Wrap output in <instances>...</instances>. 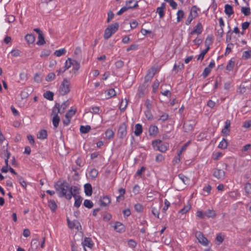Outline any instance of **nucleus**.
<instances>
[{
    "instance_id": "c756f323",
    "label": "nucleus",
    "mask_w": 251,
    "mask_h": 251,
    "mask_svg": "<svg viewBox=\"0 0 251 251\" xmlns=\"http://www.w3.org/2000/svg\"><path fill=\"white\" fill-rule=\"evenodd\" d=\"M90 129L91 126L88 125L86 126H81L80 127V131L82 133H87L90 130Z\"/></svg>"
},
{
    "instance_id": "680f3d73",
    "label": "nucleus",
    "mask_w": 251,
    "mask_h": 251,
    "mask_svg": "<svg viewBox=\"0 0 251 251\" xmlns=\"http://www.w3.org/2000/svg\"><path fill=\"white\" fill-rule=\"evenodd\" d=\"M127 105V100H126V101L124 102L123 100H122L121 104L120 105L119 108L121 110H124Z\"/></svg>"
},
{
    "instance_id": "864d4df0",
    "label": "nucleus",
    "mask_w": 251,
    "mask_h": 251,
    "mask_svg": "<svg viewBox=\"0 0 251 251\" xmlns=\"http://www.w3.org/2000/svg\"><path fill=\"white\" fill-rule=\"evenodd\" d=\"M246 192L248 194H251V183H247L245 186Z\"/></svg>"
},
{
    "instance_id": "a211bd4d",
    "label": "nucleus",
    "mask_w": 251,
    "mask_h": 251,
    "mask_svg": "<svg viewBox=\"0 0 251 251\" xmlns=\"http://www.w3.org/2000/svg\"><path fill=\"white\" fill-rule=\"evenodd\" d=\"M138 6V4L137 3V1L133 6L128 5V6H124L122 7L117 13L118 15H120L122 14L125 12L128 9H131L133 8H136Z\"/></svg>"
},
{
    "instance_id": "8fccbe9b",
    "label": "nucleus",
    "mask_w": 251,
    "mask_h": 251,
    "mask_svg": "<svg viewBox=\"0 0 251 251\" xmlns=\"http://www.w3.org/2000/svg\"><path fill=\"white\" fill-rule=\"evenodd\" d=\"M72 64V59L70 58H68L67 60L66 61L64 68H65L66 70L71 67Z\"/></svg>"
},
{
    "instance_id": "423d86ee",
    "label": "nucleus",
    "mask_w": 251,
    "mask_h": 251,
    "mask_svg": "<svg viewBox=\"0 0 251 251\" xmlns=\"http://www.w3.org/2000/svg\"><path fill=\"white\" fill-rule=\"evenodd\" d=\"M195 236L201 244L204 246L208 245V241L207 239L204 236L203 233L201 232L197 231L196 232Z\"/></svg>"
},
{
    "instance_id": "39448f33",
    "label": "nucleus",
    "mask_w": 251,
    "mask_h": 251,
    "mask_svg": "<svg viewBox=\"0 0 251 251\" xmlns=\"http://www.w3.org/2000/svg\"><path fill=\"white\" fill-rule=\"evenodd\" d=\"M127 126L125 123L121 124L118 128L117 136L120 139H123L127 134Z\"/></svg>"
},
{
    "instance_id": "4c0bfd02",
    "label": "nucleus",
    "mask_w": 251,
    "mask_h": 251,
    "mask_svg": "<svg viewBox=\"0 0 251 251\" xmlns=\"http://www.w3.org/2000/svg\"><path fill=\"white\" fill-rule=\"evenodd\" d=\"M72 66L73 67V69L75 71H78L80 68L79 63L76 60H72Z\"/></svg>"
},
{
    "instance_id": "0e129e2a",
    "label": "nucleus",
    "mask_w": 251,
    "mask_h": 251,
    "mask_svg": "<svg viewBox=\"0 0 251 251\" xmlns=\"http://www.w3.org/2000/svg\"><path fill=\"white\" fill-rule=\"evenodd\" d=\"M134 207L135 209L138 212H140L143 210V206L140 203L136 204Z\"/></svg>"
},
{
    "instance_id": "4be33fe9",
    "label": "nucleus",
    "mask_w": 251,
    "mask_h": 251,
    "mask_svg": "<svg viewBox=\"0 0 251 251\" xmlns=\"http://www.w3.org/2000/svg\"><path fill=\"white\" fill-rule=\"evenodd\" d=\"M64 111L65 109L60 107L59 103H56L53 109L52 113H56L57 114L58 113L63 114L64 112Z\"/></svg>"
},
{
    "instance_id": "338daca9",
    "label": "nucleus",
    "mask_w": 251,
    "mask_h": 251,
    "mask_svg": "<svg viewBox=\"0 0 251 251\" xmlns=\"http://www.w3.org/2000/svg\"><path fill=\"white\" fill-rule=\"evenodd\" d=\"M211 70L209 68L206 67L202 73V75L204 77H206L208 76V75L209 74V73L211 72Z\"/></svg>"
},
{
    "instance_id": "c85d7f7f",
    "label": "nucleus",
    "mask_w": 251,
    "mask_h": 251,
    "mask_svg": "<svg viewBox=\"0 0 251 251\" xmlns=\"http://www.w3.org/2000/svg\"><path fill=\"white\" fill-rule=\"evenodd\" d=\"M25 39L29 44H32L34 42L35 37L32 34H28L25 36Z\"/></svg>"
},
{
    "instance_id": "e2e57ef3",
    "label": "nucleus",
    "mask_w": 251,
    "mask_h": 251,
    "mask_svg": "<svg viewBox=\"0 0 251 251\" xmlns=\"http://www.w3.org/2000/svg\"><path fill=\"white\" fill-rule=\"evenodd\" d=\"M246 91V87L242 84L240 85L238 89V93L240 94H243L245 93Z\"/></svg>"
},
{
    "instance_id": "3c124183",
    "label": "nucleus",
    "mask_w": 251,
    "mask_h": 251,
    "mask_svg": "<svg viewBox=\"0 0 251 251\" xmlns=\"http://www.w3.org/2000/svg\"><path fill=\"white\" fill-rule=\"evenodd\" d=\"M241 12L245 16H248L250 13V7H242V8H241Z\"/></svg>"
},
{
    "instance_id": "5fc2aeb1",
    "label": "nucleus",
    "mask_w": 251,
    "mask_h": 251,
    "mask_svg": "<svg viewBox=\"0 0 251 251\" xmlns=\"http://www.w3.org/2000/svg\"><path fill=\"white\" fill-rule=\"evenodd\" d=\"M55 75L54 73H51L48 75L47 76V77L46 78V80L47 81H50L53 80L55 78Z\"/></svg>"
},
{
    "instance_id": "473e14b6",
    "label": "nucleus",
    "mask_w": 251,
    "mask_h": 251,
    "mask_svg": "<svg viewBox=\"0 0 251 251\" xmlns=\"http://www.w3.org/2000/svg\"><path fill=\"white\" fill-rule=\"evenodd\" d=\"M45 43V39L42 33H40L38 37V41L37 44L38 45H43Z\"/></svg>"
},
{
    "instance_id": "5701e85b",
    "label": "nucleus",
    "mask_w": 251,
    "mask_h": 251,
    "mask_svg": "<svg viewBox=\"0 0 251 251\" xmlns=\"http://www.w3.org/2000/svg\"><path fill=\"white\" fill-rule=\"evenodd\" d=\"M225 12L228 16L231 15L233 13L232 7L229 4H226L225 6Z\"/></svg>"
},
{
    "instance_id": "a18cd8bd",
    "label": "nucleus",
    "mask_w": 251,
    "mask_h": 251,
    "mask_svg": "<svg viewBox=\"0 0 251 251\" xmlns=\"http://www.w3.org/2000/svg\"><path fill=\"white\" fill-rule=\"evenodd\" d=\"M83 205L85 207L88 208H91L93 206V203L90 200H85L84 201Z\"/></svg>"
},
{
    "instance_id": "f8f14e48",
    "label": "nucleus",
    "mask_w": 251,
    "mask_h": 251,
    "mask_svg": "<svg viewBox=\"0 0 251 251\" xmlns=\"http://www.w3.org/2000/svg\"><path fill=\"white\" fill-rule=\"evenodd\" d=\"M203 27L201 23H198L194 29L190 32L191 35L197 34L198 35L201 34L202 31Z\"/></svg>"
},
{
    "instance_id": "4d7b16f0",
    "label": "nucleus",
    "mask_w": 251,
    "mask_h": 251,
    "mask_svg": "<svg viewBox=\"0 0 251 251\" xmlns=\"http://www.w3.org/2000/svg\"><path fill=\"white\" fill-rule=\"evenodd\" d=\"M243 58L245 59H247L251 57V51H245L243 52Z\"/></svg>"
},
{
    "instance_id": "6e6d98bb",
    "label": "nucleus",
    "mask_w": 251,
    "mask_h": 251,
    "mask_svg": "<svg viewBox=\"0 0 251 251\" xmlns=\"http://www.w3.org/2000/svg\"><path fill=\"white\" fill-rule=\"evenodd\" d=\"M18 179L19 181V183L21 184V185L24 188H25L26 186V182L24 180L23 178L18 176H17Z\"/></svg>"
},
{
    "instance_id": "603ef678",
    "label": "nucleus",
    "mask_w": 251,
    "mask_h": 251,
    "mask_svg": "<svg viewBox=\"0 0 251 251\" xmlns=\"http://www.w3.org/2000/svg\"><path fill=\"white\" fill-rule=\"evenodd\" d=\"M178 177L180 179L182 180V181L185 184H187L189 181V179L186 176H184L182 174H179L178 175Z\"/></svg>"
},
{
    "instance_id": "f257e3e1",
    "label": "nucleus",
    "mask_w": 251,
    "mask_h": 251,
    "mask_svg": "<svg viewBox=\"0 0 251 251\" xmlns=\"http://www.w3.org/2000/svg\"><path fill=\"white\" fill-rule=\"evenodd\" d=\"M54 188L60 198L65 197L70 200L71 197L68 194L69 192V184L66 181H58L54 184Z\"/></svg>"
},
{
    "instance_id": "393cba45",
    "label": "nucleus",
    "mask_w": 251,
    "mask_h": 251,
    "mask_svg": "<svg viewBox=\"0 0 251 251\" xmlns=\"http://www.w3.org/2000/svg\"><path fill=\"white\" fill-rule=\"evenodd\" d=\"M37 137L39 139L43 140L47 137V132L46 130L42 129L39 132V134L37 135Z\"/></svg>"
},
{
    "instance_id": "f3484780",
    "label": "nucleus",
    "mask_w": 251,
    "mask_h": 251,
    "mask_svg": "<svg viewBox=\"0 0 251 251\" xmlns=\"http://www.w3.org/2000/svg\"><path fill=\"white\" fill-rule=\"evenodd\" d=\"M166 8V3H162L161 6L157 8L156 12L158 13L160 18H162L164 15V10Z\"/></svg>"
},
{
    "instance_id": "e433bc0d",
    "label": "nucleus",
    "mask_w": 251,
    "mask_h": 251,
    "mask_svg": "<svg viewBox=\"0 0 251 251\" xmlns=\"http://www.w3.org/2000/svg\"><path fill=\"white\" fill-rule=\"evenodd\" d=\"M199 9L197 8V7L196 6H193L192 8H191V11H190V15H191L192 14V16H193V17H197L198 15V10Z\"/></svg>"
},
{
    "instance_id": "774afa93",
    "label": "nucleus",
    "mask_w": 251,
    "mask_h": 251,
    "mask_svg": "<svg viewBox=\"0 0 251 251\" xmlns=\"http://www.w3.org/2000/svg\"><path fill=\"white\" fill-rule=\"evenodd\" d=\"M108 95L109 98L113 97L116 96V92L114 89H110L108 91Z\"/></svg>"
},
{
    "instance_id": "6e6552de",
    "label": "nucleus",
    "mask_w": 251,
    "mask_h": 251,
    "mask_svg": "<svg viewBox=\"0 0 251 251\" xmlns=\"http://www.w3.org/2000/svg\"><path fill=\"white\" fill-rule=\"evenodd\" d=\"M80 188L77 186H69V192L68 194L71 197H76L78 196V194L79 193Z\"/></svg>"
},
{
    "instance_id": "4468645a",
    "label": "nucleus",
    "mask_w": 251,
    "mask_h": 251,
    "mask_svg": "<svg viewBox=\"0 0 251 251\" xmlns=\"http://www.w3.org/2000/svg\"><path fill=\"white\" fill-rule=\"evenodd\" d=\"M158 132V128L156 126L151 125L149 128V135L151 136L155 137Z\"/></svg>"
},
{
    "instance_id": "de8ad7c7",
    "label": "nucleus",
    "mask_w": 251,
    "mask_h": 251,
    "mask_svg": "<svg viewBox=\"0 0 251 251\" xmlns=\"http://www.w3.org/2000/svg\"><path fill=\"white\" fill-rule=\"evenodd\" d=\"M75 113V111L73 109H70L65 114V118H69L71 119L72 116L74 115Z\"/></svg>"
},
{
    "instance_id": "b1692460",
    "label": "nucleus",
    "mask_w": 251,
    "mask_h": 251,
    "mask_svg": "<svg viewBox=\"0 0 251 251\" xmlns=\"http://www.w3.org/2000/svg\"><path fill=\"white\" fill-rule=\"evenodd\" d=\"M48 206L52 212L55 211L57 207V204L54 200H50L48 201Z\"/></svg>"
},
{
    "instance_id": "a19ab883",
    "label": "nucleus",
    "mask_w": 251,
    "mask_h": 251,
    "mask_svg": "<svg viewBox=\"0 0 251 251\" xmlns=\"http://www.w3.org/2000/svg\"><path fill=\"white\" fill-rule=\"evenodd\" d=\"M191 205L190 204L184 206V207L179 211V213L184 214L186 213L191 209Z\"/></svg>"
},
{
    "instance_id": "09e8293b",
    "label": "nucleus",
    "mask_w": 251,
    "mask_h": 251,
    "mask_svg": "<svg viewBox=\"0 0 251 251\" xmlns=\"http://www.w3.org/2000/svg\"><path fill=\"white\" fill-rule=\"evenodd\" d=\"M89 174L92 178H95L98 175V171L95 169H93L90 172Z\"/></svg>"
},
{
    "instance_id": "49530a36",
    "label": "nucleus",
    "mask_w": 251,
    "mask_h": 251,
    "mask_svg": "<svg viewBox=\"0 0 251 251\" xmlns=\"http://www.w3.org/2000/svg\"><path fill=\"white\" fill-rule=\"evenodd\" d=\"M213 43V38L211 36H208L205 41V45L207 47H209V46Z\"/></svg>"
},
{
    "instance_id": "79ce46f5",
    "label": "nucleus",
    "mask_w": 251,
    "mask_h": 251,
    "mask_svg": "<svg viewBox=\"0 0 251 251\" xmlns=\"http://www.w3.org/2000/svg\"><path fill=\"white\" fill-rule=\"evenodd\" d=\"M157 71V69L156 68L151 67L150 70H149L147 75L153 77Z\"/></svg>"
},
{
    "instance_id": "1a4fd4ad",
    "label": "nucleus",
    "mask_w": 251,
    "mask_h": 251,
    "mask_svg": "<svg viewBox=\"0 0 251 251\" xmlns=\"http://www.w3.org/2000/svg\"><path fill=\"white\" fill-rule=\"evenodd\" d=\"M67 223L68 226L70 228L73 229L76 228L78 230L79 229V227H81V225L79 222L77 220H74L73 221H71L69 218L67 219Z\"/></svg>"
},
{
    "instance_id": "bb28decb",
    "label": "nucleus",
    "mask_w": 251,
    "mask_h": 251,
    "mask_svg": "<svg viewBox=\"0 0 251 251\" xmlns=\"http://www.w3.org/2000/svg\"><path fill=\"white\" fill-rule=\"evenodd\" d=\"M40 244V242L38 239L35 238L32 240L31 242V247L32 249H36Z\"/></svg>"
},
{
    "instance_id": "13d9d810",
    "label": "nucleus",
    "mask_w": 251,
    "mask_h": 251,
    "mask_svg": "<svg viewBox=\"0 0 251 251\" xmlns=\"http://www.w3.org/2000/svg\"><path fill=\"white\" fill-rule=\"evenodd\" d=\"M115 64L117 69H121L124 66V62L122 60H118L115 62Z\"/></svg>"
},
{
    "instance_id": "dca6fc26",
    "label": "nucleus",
    "mask_w": 251,
    "mask_h": 251,
    "mask_svg": "<svg viewBox=\"0 0 251 251\" xmlns=\"http://www.w3.org/2000/svg\"><path fill=\"white\" fill-rule=\"evenodd\" d=\"M114 229L119 232H123L125 231V226L120 222H116L114 226Z\"/></svg>"
},
{
    "instance_id": "58836bf2",
    "label": "nucleus",
    "mask_w": 251,
    "mask_h": 251,
    "mask_svg": "<svg viewBox=\"0 0 251 251\" xmlns=\"http://www.w3.org/2000/svg\"><path fill=\"white\" fill-rule=\"evenodd\" d=\"M169 118V115L167 113H163L161 115L159 116L158 121H161L163 122L166 121Z\"/></svg>"
},
{
    "instance_id": "c03bdc74",
    "label": "nucleus",
    "mask_w": 251,
    "mask_h": 251,
    "mask_svg": "<svg viewBox=\"0 0 251 251\" xmlns=\"http://www.w3.org/2000/svg\"><path fill=\"white\" fill-rule=\"evenodd\" d=\"M209 49H210V47H207L204 50H202V52L201 53V54L199 55L197 59L198 60L201 59V60H202L203 59L204 55L208 52V51L209 50Z\"/></svg>"
},
{
    "instance_id": "ea45409f",
    "label": "nucleus",
    "mask_w": 251,
    "mask_h": 251,
    "mask_svg": "<svg viewBox=\"0 0 251 251\" xmlns=\"http://www.w3.org/2000/svg\"><path fill=\"white\" fill-rule=\"evenodd\" d=\"M216 214L215 211L213 210L208 209L207 211L205 212V216L208 218H213L215 217Z\"/></svg>"
},
{
    "instance_id": "aec40b11",
    "label": "nucleus",
    "mask_w": 251,
    "mask_h": 251,
    "mask_svg": "<svg viewBox=\"0 0 251 251\" xmlns=\"http://www.w3.org/2000/svg\"><path fill=\"white\" fill-rule=\"evenodd\" d=\"M143 132V127L141 124H137L135 126L134 134L136 136H140Z\"/></svg>"
},
{
    "instance_id": "72a5a7b5",
    "label": "nucleus",
    "mask_w": 251,
    "mask_h": 251,
    "mask_svg": "<svg viewBox=\"0 0 251 251\" xmlns=\"http://www.w3.org/2000/svg\"><path fill=\"white\" fill-rule=\"evenodd\" d=\"M66 50L64 48V49H61L56 50L54 52V54L56 56L59 57V56H61L65 54L66 53Z\"/></svg>"
},
{
    "instance_id": "a878e982",
    "label": "nucleus",
    "mask_w": 251,
    "mask_h": 251,
    "mask_svg": "<svg viewBox=\"0 0 251 251\" xmlns=\"http://www.w3.org/2000/svg\"><path fill=\"white\" fill-rule=\"evenodd\" d=\"M105 134L106 138L109 140L112 139L114 136V132L111 129H107Z\"/></svg>"
},
{
    "instance_id": "9d476101",
    "label": "nucleus",
    "mask_w": 251,
    "mask_h": 251,
    "mask_svg": "<svg viewBox=\"0 0 251 251\" xmlns=\"http://www.w3.org/2000/svg\"><path fill=\"white\" fill-rule=\"evenodd\" d=\"M195 124L194 121H189L185 122L183 124V128L185 132H189L191 131L195 126Z\"/></svg>"
},
{
    "instance_id": "69168bd1",
    "label": "nucleus",
    "mask_w": 251,
    "mask_h": 251,
    "mask_svg": "<svg viewBox=\"0 0 251 251\" xmlns=\"http://www.w3.org/2000/svg\"><path fill=\"white\" fill-rule=\"evenodd\" d=\"M164 204H165V206H164V207L162 209V211L164 212H165L166 211L168 208V207L170 206V203L167 200H165Z\"/></svg>"
},
{
    "instance_id": "9b49d317",
    "label": "nucleus",
    "mask_w": 251,
    "mask_h": 251,
    "mask_svg": "<svg viewBox=\"0 0 251 251\" xmlns=\"http://www.w3.org/2000/svg\"><path fill=\"white\" fill-rule=\"evenodd\" d=\"M111 202L110 198L108 196H104L101 197L100 200V204L101 206H106Z\"/></svg>"
},
{
    "instance_id": "f704fd0d",
    "label": "nucleus",
    "mask_w": 251,
    "mask_h": 251,
    "mask_svg": "<svg viewBox=\"0 0 251 251\" xmlns=\"http://www.w3.org/2000/svg\"><path fill=\"white\" fill-rule=\"evenodd\" d=\"M234 65L235 62L232 60H230L226 67V69L228 71H232L234 67Z\"/></svg>"
},
{
    "instance_id": "6ab92c4d",
    "label": "nucleus",
    "mask_w": 251,
    "mask_h": 251,
    "mask_svg": "<svg viewBox=\"0 0 251 251\" xmlns=\"http://www.w3.org/2000/svg\"><path fill=\"white\" fill-rule=\"evenodd\" d=\"M86 195L90 196L92 194V187L90 183H86L84 186Z\"/></svg>"
},
{
    "instance_id": "ddd939ff",
    "label": "nucleus",
    "mask_w": 251,
    "mask_h": 251,
    "mask_svg": "<svg viewBox=\"0 0 251 251\" xmlns=\"http://www.w3.org/2000/svg\"><path fill=\"white\" fill-rule=\"evenodd\" d=\"M230 121L227 120L225 123L224 127L222 129V133L226 136L228 135L230 132Z\"/></svg>"
},
{
    "instance_id": "c9c22d12",
    "label": "nucleus",
    "mask_w": 251,
    "mask_h": 251,
    "mask_svg": "<svg viewBox=\"0 0 251 251\" xmlns=\"http://www.w3.org/2000/svg\"><path fill=\"white\" fill-rule=\"evenodd\" d=\"M184 13L183 10H179L177 12V22H180L184 18Z\"/></svg>"
},
{
    "instance_id": "20e7f679",
    "label": "nucleus",
    "mask_w": 251,
    "mask_h": 251,
    "mask_svg": "<svg viewBox=\"0 0 251 251\" xmlns=\"http://www.w3.org/2000/svg\"><path fill=\"white\" fill-rule=\"evenodd\" d=\"M152 145L154 150L162 152H165L168 148V143H163L160 140H156L152 142Z\"/></svg>"
},
{
    "instance_id": "2eb2a0df",
    "label": "nucleus",
    "mask_w": 251,
    "mask_h": 251,
    "mask_svg": "<svg viewBox=\"0 0 251 251\" xmlns=\"http://www.w3.org/2000/svg\"><path fill=\"white\" fill-rule=\"evenodd\" d=\"M82 244L83 247L84 248L85 251H87L85 247H87L90 248H92L93 246V243L90 238L85 237L83 242H82Z\"/></svg>"
},
{
    "instance_id": "bf43d9fd",
    "label": "nucleus",
    "mask_w": 251,
    "mask_h": 251,
    "mask_svg": "<svg viewBox=\"0 0 251 251\" xmlns=\"http://www.w3.org/2000/svg\"><path fill=\"white\" fill-rule=\"evenodd\" d=\"M50 53V50H44L42 51L40 56L41 57H48Z\"/></svg>"
},
{
    "instance_id": "2f4dec72",
    "label": "nucleus",
    "mask_w": 251,
    "mask_h": 251,
    "mask_svg": "<svg viewBox=\"0 0 251 251\" xmlns=\"http://www.w3.org/2000/svg\"><path fill=\"white\" fill-rule=\"evenodd\" d=\"M227 141L225 138H223L222 141L219 144L218 147L222 149H225L227 147Z\"/></svg>"
},
{
    "instance_id": "7c9ffc66",
    "label": "nucleus",
    "mask_w": 251,
    "mask_h": 251,
    "mask_svg": "<svg viewBox=\"0 0 251 251\" xmlns=\"http://www.w3.org/2000/svg\"><path fill=\"white\" fill-rule=\"evenodd\" d=\"M53 95H54L53 93L50 91H48L44 94V97L46 99H47L50 100H53Z\"/></svg>"
},
{
    "instance_id": "412c9836",
    "label": "nucleus",
    "mask_w": 251,
    "mask_h": 251,
    "mask_svg": "<svg viewBox=\"0 0 251 251\" xmlns=\"http://www.w3.org/2000/svg\"><path fill=\"white\" fill-rule=\"evenodd\" d=\"M54 116L52 118V123L54 127L57 128L58 126L59 123L60 122V117L56 113H52Z\"/></svg>"
},
{
    "instance_id": "f03ea898",
    "label": "nucleus",
    "mask_w": 251,
    "mask_h": 251,
    "mask_svg": "<svg viewBox=\"0 0 251 251\" xmlns=\"http://www.w3.org/2000/svg\"><path fill=\"white\" fill-rule=\"evenodd\" d=\"M70 81L69 79L65 78L61 82L59 88V94L62 96L67 95L70 92Z\"/></svg>"
},
{
    "instance_id": "0eeeda50",
    "label": "nucleus",
    "mask_w": 251,
    "mask_h": 251,
    "mask_svg": "<svg viewBox=\"0 0 251 251\" xmlns=\"http://www.w3.org/2000/svg\"><path fill=\"white\" fill-rule=\"evenodd\" d=\"M213 176L218 179H224L225 177V172L220 169H215Z\"/></svg>"
},
{
    "instance_id": "7ed1b4c3",
    "label": "nucleus",
    "mask_w": 251,
    "mask_h": 251,
    "mask_svg": "<svg viewBox=\"0 0 251 251\" xmlns=\"http://www.w3.org/2000/svg\"><path fill=\"white\" fill-rule=\"evenodd\" d=\"M119 24L115 23L108 26L105 30L103 37L105 39H109L119 28Z\"/></svg>"
},
{
    "instance_id": "37998d69",
    "label": "nucleus",
    "mask_w": 251,
    "mask_h": 251,
    "mask_svg": "<svg viewBox=\"0 0 251 251\" xmlns=\"http://www.w3.org/2000/svg\"><path fill=\"white\" fill-rule=\"evenodd\" d=\"M159 208L160 206H159L158 208L155 207H152L151 213L154 216H155L157 218H159Z\"/></svg>"
},
{
    "instance_id": "052dcab7",
    "label": "nucleus",
    "mask_w": 251,
    "mask_h": 251,
    "mask_svg": "<svg viewBox=\"0 0 251 251\" xmlns=\"http://www.w3.org/2000/svg\"><path fill=\"white\" fill-rule=\"evenodd\" d=\"M159 85V81L157 79H156L154 81V82H153V85H152V89H153V91L154 92H156Z\"/></svg>"
},
{
    "instance_id": "cd10ccee",
    "label": "nucleus",
    "mask_w": 251,
    "mask_h": 251,
    "mask_svg": "<svg viewBox=\"0 0 251 251\" xmlns=\"http://www.w3.org/2000/svg\"><path fill=\"white\" fill-rule=\"evenodd\" d=\"M74 198L75 199L74 206L78 208L80 206L81 204L82 198L80 196H78Z\"/></svg>"
}]
</instances>
